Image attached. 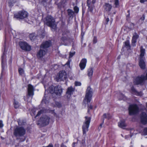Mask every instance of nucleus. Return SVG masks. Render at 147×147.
Returning <instances> with one entry per match:
<instances>
[{"mask_svg": "<svg viewBox=\"0 0 147 147\" xmlns=\"http://www.w3.org/2000/svg\"><path fill=\"white\" fill-rule=\"evenodd\" d=\"M47 147V146H46V147Z\"/></svg>", "mask_w": 147, "mask_h": 147, "instance_id": "69168bd1", "label": "nucleus"}, {"mask_svg": "<svg viewBox=\"0 0 147 147\" xmlns=\"http://www.w3.org/2000/svg\"><path fill=\"white\" fill-rule=\"evenodd\" d=\"M61 147H66V146L63 144L61 145Z\"/></svg>", "mask_w": 147, "mask_h": 147, "instance_id": "8fccbe9b", "label": "nucleus"}, {"mask_svg": "<svg viewBox=\"0 0 147 147\" xmlns=\"http://www.w3.org/2000/svg\"><path fill=\"white\" fill-rule=\"evenodd\" d=\"M87 62V59L85 58L82 59L81 61L79 64V66L81 70H83L85 68Z\"/></svg>", "mask_w": 147, "mask_h": 147, "instance_id": "4468645a", "label": "nucleus"}, {"mask_svg": "<svg viewBox=\"0 0 147 147\" xmlns=\"http://www.w3.org/2000/svg\"><path fill=\"white\" fill-rule=\"evenodd\" d=\"M45 24L48 26L50 27L53 31L55 30L56 27L54 19L51 16H48L44 20Z\"/></svg>", "mask_w": 147, "mask_h": 147, "instance_id": "f257e3e1", "label": "nucleus"}, {"mask_svg": "<svg viewBox=\"0 0 147 147\" xmlns=\"http://www.w3.org/2000/svg\"><path fill=\"white\" fill-rule=\"evenodd\" d=\"M19 45L20 48L23 50L30 51L31 50V47L27 43L21 41L19 42Z\"/></svg>", "mask_w": 147, "mask_h": 147, "instance_id": "9d476101", "label": "nucleus"}, {"mask_svg": "<svg viewBox=\"0 0 147 147\" xmlns=\"http://www.w3.org/2000/svg\"><path fill=\"white\" fill-rule=\"evenodd\" d=\"M112 7L111 5L108 3H105L104 6V8L105 10L107 11L110 10Z\"/></svg>", "mask_w": 147, "mask_h": 147, "instance_id": "b1692460", "label": "nucleus"}, {"mask_svg": "<svg viewBox=\"0 0 147 147\" xmlns=\"http://www.w3.org/2000/svg\"><path fill=\"white\" fill-rule=\"evenodd\" d=\"M49 92L51 93H55L56 95L60 96L62 92V89L60 86H57L55 87L51 86L49 88Z\"/></svg>", "mask_w": 147, "mask_h": 147, "instance_id": "7ed1b4c3", "label": "nucleus"}, {"mask_svg": "<svg viewBox=\"0 0 147 147\" xmlns=\"http://www.w3.org/2000/svg\"><path fill=\"white\" fill-rule=\"evenodd\" d=\"M129 115H132L136 114L138 112L139 109L136 105H131L129 106Z\"/></svg>", "mask_w": 147, "mask_h": 147, "instance_id": "1a4fd4ad", "label": "nucleus"}, {"mask_svg": "<svg viewBox=\"0 0 147 147\" xmlns=\"http://www.w3.org/2000/svg\"><path fill=\"white\" fill-rule=\"evenodd\" d=\"M145 16H144V15H143L142 16V17L141 18V20H144V19H145Z\"/></svg>", "mask_w": 147, "mask_h": 147, "instance_id": "37998d69", "label": "nucleus"}, {"mask_svg": "<svg viewBox=\"0 0 147 147\" xmlns=\"http://www.w3.org/2000/svg\"><path fill=\"white\" fill-rule=\"evenodd\" d=\"M97 42L96 38V37H94L93 39V42L94 43H96Z\"/></svg>", "mask_w": 147, "mask_h": 147, "instance_id": "c03bdc74", "label": "nucleus"}, {"mask_svg": "<svg viewBox=\"0 0 147 147\" xmlns=\"http://www.w3.org/2000/svg\"><path fill=\"white\" fill-rule=\"evenodd\" d=\"M24 100H25V101H28V100L27 99V98H26L25 97H24Z\"/></svg>", "mask_w": 147, "mask_h": 147, "instance_id": "864d4df0", "label": "nucleus"}, {"mask_svg": "<svg viewBox=\"0 0 147 147\" xmlns=\"http://www.w3.org/2000/svg\"><path fill=\"white\" fill-rule=\"evenodd\" d=\"M45 88H46L45 86Z\"/></svg>", "mask_w": 147, "mask_h": 147, "instance_id": "0e129e2a", "label": "nucleus"}, {"mask_svg": "<svg viewBox=\"0 0 147 147\" xmlns=\"http://www.w3.org/2000/svg\"><path fill=\"white\" fill-rule=\"evenodd\" d=\"M61 106V104L58 102H56L55 103V106L58 107H60Z\"/></svg>", "mask_w": 147, "mask_h": 147, "instance_id": "473e14b6", "label": "nucleus"}, {"mask_svg": "<svg viewBox=\"0 0 147 147\" xmlns=\"http://www.w3.org/2000/svg\"><path fill=\"white\" fill-rule=\"evenodd\" d=\"M50 118L47 115H43L39 120L40 123L45 126L49 124Z\"/></svg>", "mask_w": 147, "mask_h": 147, "instance_id": "9b49d317", "label": "nucleus"}, {"mask_svg": "<svg viewBox=\"0 0 147 147\" xmlns=\"http://www.w3.org/2000/svg\"><path fill=\"white\" fill-rule=\"evenodd\" d=\"M93 73V69L92 68H89L88 70V76L90 77L91 78L92 75Z\"/></svg>", "mask_w": 147, "mask_h": 147, "instance_id": "a878e982", "label": "nucleus"}, {"mask_svg": "<svg viewBox=\"0 0 147 147\" xmlns=\"http://www.w3.org/2000/svg\"><path fill=\"white\" fill-rule=\"evenodd\" d=\"M66 73L64 71H61L59 72L58 76V80H62L65 79L67 78Z\"/></svg>", "mask_w": 147, "mask_h": 147, "instance_id": "ddd939ff", "label": "nucleus"}, {"mask_svg": "<svg viewBox=\"0 0 147 147\" xmlns=\"http://www.w3.org/2000/svg\"><path fill=\"white\" fill-rule=\"evenodd\" d=\"M119 0H115V5L116 7H117L119 5Z\"/></svg>", "mask_w": 147, "mask_h": 147, "instance_id": "c9c22d12", "label": "nucleus"}, {"mask_svg": "<svg viewBox=\"0 0 147 147\" xmlns=\"http://www.w3.org/2000/svg\"><path fill=\"white\" fill-rule=\"evenodd\" d=\"M1 29V26L0 25V30Z\"/></svg>", "mask_w": 147, "mask_h": 147, "instance_id": "680f3d73", "label": "nucleus"}, {"mask_svg": "<svg viewBox=\"0 0 147 147\" xmlns=\"http://www.w3.org/2000/svg\"><path fill=\"white\" fill-rule=\"evenodd\" d=\"M92 2L93 3H94V1H93V0L92 1Z\"/></svg>", "mask_w": 147, "mask_h": 147, "instance_id": "bf43d9fd", "label": "nucleus"}, {"mask_svg": "<svg viewBox=\"0 0 147 147\" xmlns=\"http://www.w3.org/2000/svg\"><path fill=\"white\" fill-rule=\"evenodd\" d=\"M34 88L32 86L31 84H29L28 86V94L27 95V98H28L29 96H32L34 94ZM32 97H31V99Z\"/></svg>", "mask_w": 147, "mask_h": 147, "instance_id": "f8f14e48", "label": "nucleus"}, {"mask_svg": "<svg viewBox=\"0 0 147 147\" xmlns=\"http://www.w3.org/2000/svg\"><path fill=\"white\" fill-rule=\"evenodd\" d=\"M131 91L133 94L138 95H139V93L136 91L134 87H131Z\"/></svg>", "mask_w": 147, "mask_h": 147, "instance_id": "c85d7f7f", "label": "nucleus"}, {"mask_svg": "<svg viewBox=\"0 0 147 147\" xmlns=\"http://www.w3.org/2000/svg\"><path fill=\"white\" fill-rule=\"evenodd\" d=\"M125 46L129 47V45L128 41L125 42Z\"/></svg>", "mask_w": 147, "mask_h": 147, "instance_id": "58836bf2", "label": "nucleus"}, {"mask_svg": "<svg viewBox=\"0 0 147 147\" xmlns=\"http://www.w3.org/2000/svg\"><path fill=\"white\" fill-rule=\"evenodd\" d=\"M29 37L30 39L32 40H34L35 39L36 37V36L34 33H32L30 34L29 35Z\"/></svg>", "mask_w": 147, "mask_h": 147, "instance_id": "cd10ccee", "label": "nucleus"}, {"mask_svg": "<svg viewBox=\"0 0 147 147\" xmlns=\"http://www.w3.org/2000/svg\"><path fill=\"white\" fill-rule=\"evenodd\" d=\"M143 132L144 135H147V128H145L144 129Z\"/></svg>", "mask_w": 147, "mask_h": 147, "instance_id": "4c0bfd02", "label": "nucleus"}, {"mask_svg": "<svg viewBox=\"0 0 147 147\" xmlns=\"http://www.w3.org/2000/svg\"><path fill=\"white\" fill-rule=\"evenodd\" d=\"M3 122L2 121H0V128L2 127L3 126Z\"/></svg>", "mask_w": 147, "mask_h": 147, "instance_id": "ea45409f", "label": "nucleus"}, {"mask_svg": "<svg viewBox=\"0 0 147 147\" xmlns=\"http://www.w3.org/2000/svg\"><path fill=\"white\" fill-rule=\"evenodd\" d=\"M92 107L91 105H90L88 106V112L89 111L90 109H92Z\"/></svg>", "mask_w": 147, "mask_h": 147, "instance_id": "a19ab883", "label": "nucleus"}, {"mask_svg": "<svg viewBox=\"0 0 147 147\" xmlns=\"http://www.w3.org/2000/svg\"><path fill=\"white\" fill-rule=\"evenodd\" d=\"M145 80H147V72L144 73L141 77H138L136 78L134 81V83L136 84H141Z\"/></svg>", "mask_w": 147, "mask_h": 147, "instance_id": "0eeeda50", "label": "nucleus"}, {"mask_svg": "<svg viewBox=\"0 0 147 147\" xmlns=\"http://www.w3.org/2000/svg\"><path fill=\"white\" fill-rule=\"evenodd\" d=\"M69 34V33L67 31L64 32L63 33V36L61 39L63 41L67 40L68 39Z\"/></svg>", "mask_w": 147, "mask_h": 147, "instance_id": "5701e85b", "label": "nucleus"}, {"mask_svg": "<svg viewBox=\"0 0 147 147\" xmlns=\"http://www.w3.org/2000/svg\"><path fill=\"white\" fill-rule=\"evenodd\" d=\"M92 2L93 3H94V1H93V0L92 1Z\"/></svg>", "mask_w": 147, "mask_h": 147, "instance_id": "052dcab7", "label": "nucleus"}, {"mask_svg": "<svg viewBox=\"0 0 147 147\" xmlns=\"http://www.w3.org/2000/svg\"><path fill=\"white\" fill-rule=\"evenodd\" d=\"M120 96L121 97L120 98V99L121 100H125L126 99V97L124 95H123V94H121Z\"/></svg>", "mask_w": 147, "mask_h": 147, "instance_id": "72a5a7b5", "label": "nucleus"}, {"mask_svg": "<svg viewBox=\"0 0 147 147\" xmlns=\"http://www.w3.org/2000/svg\"><path fill=\"white\" fill-rule=\"evenodd\" d=\"M47 147H53V145L52 144H49V145L47 146Z\"/></svg>", "mask_w": 147, "mask_h": 147, "instance_id": "49530a36", "label": "nucleus"}, {"mask_svg": "<svg viewBox=\"0 0 147 147\" xmlns=\"http://www.w3.org/2000/svg\"><path fill=\"white\" fill-rule=\"evenodd\" d=\"M140 118L143 124H145L147 123V115L145 113L143 112L141 115Z\"/></svg>", "mask_w": 147, "mask_h": 147, "instance_id": "2eb2a0df", "label": "nucleus"}, {"mask_svg": "<svg viewBox=\"0 0 147 147\" xmlns=\"http://www.w3.org/2000/svg\"><path fill=\"white\" fill-rule=\"evenodd\" d=\"M2 59V71H3L4 69L5 66V55L4 53H3V55L1 57Z\"/></svg>", "mask_w": 147, "mask_h": 147, "instance_id": "412c9836", "label": "nucleus"}, {"mask_svg": "<svg viewBox=\"0 0 147 147\" xmlns=\"http://www.w3.org/2000/svg\"><path fill=\"white\" fill-rule=\"evenodd\" d=\"M51 45L50 41H47L43 42L40 47L42 49H45V48L49 47Z\"/></svg>", "mask_w": 147, "mask_h": 147, "instance_id": "6ab92c4d", "label": "nucleus"}, {"mask_svg": "<svg viewBox=\"0 0 147 147\" xmlns=\"http://www.w3.org/2000/svg\"><path fill=\"white\" fill-rule=\"evenodd\" d=\"M11 3V2H9V4L10 5H11V4L10 3Z\"/></svg>", "mask_w": 147, "mask_h": 147, "instance_id": "6e6d98bb", "label": "nucleus"}, {"mask_svg": "<svg viewBox=\"0 0 147 147\" xmlns=\"http://www.w3.org/2000/svg\"><path fill=\"white\" fill-rule=\"evenodd\" d=\"M89 0H87V4L89 8L90 5H89Z\"/></svg>", "mask_w": 147, "mask_h": 147, "instance_id": "09e8293b", "label": "nucleus"}, {"mask_svg": "<svg viewBox=\"0 0 147 147\" xmlns=\"http://www.w3.org/2000/svg\"><path fill=\"white\" fill-rule=\"evenodd\" d=\"M147 1V0H140V2L141 3H144L145 2Z\"/></svg>", "mask_w": 147, "mask_h": 147, "instance_id": "a18cd8bd", "label": "nucleus"}, {"mask_svg": "<svg viewBox=\"0 0 147 147\" xmlns=\"http://www.w3.org/2000/svg\"><path fill=\"white\" fill-rule=\"evenodd\" d=\"M102 124H103V123H102L100 125V127H99V128H101Z\"/></svg>", "mask_w": 147, "mask_h": 147, "instance_id": "603ef678", "label": "nucleus"}, {"mask_svg": "<svg viewBox=\"0 0 147 147\" xmlns=\"http://www.w3.org/2000/svg\"><path fill=\"white\" fill-rule=\"evenodd\" d=\"M46 51L45 49L40 47L39 51L37 54V57L39 58H40L44 56L46 53Z\"/></svg>", "mask_w": 147, "mask_h": 147, "instance_id": "f3484780", "label": "nucleus"}, {"mask_svg": "<svg viewBox=\"0 0 147 147\" xmlns=\"http://www.w3.org/2000/svg\"><path fill=\"white\" fill-rule=\"evenodd\" d=\"M138 37V35L136 33H135L133 34L132 40V45L133 46L136 45V43Z\"/></svg>", "mask_w": 147, "mask_h": 147, "instance_id": "a211bd4d", "label": "nucleus"}, {"mask_svg": "<svg viewBox=\"0 0 147 147\" xmlns=\"http://www.w3.org/2000/svg\"><path fill=\"white\" fill-rule=\"evenodd\" d=\"M103 117L104 118L109 119L111 118V116L109 113H105L103 115Z\"/></svg>", "mask_w": 147, "mask_h": 147, "instance_id": "bb28decb", "label": "nucleus"}, {"mask_svg": "<svg viewBox=\"0 0 147 147\" xmlns=\"http://www.w3.org/2000/svg\"><path fill=\"white\" fill-rule=\"evenodd\" d=\"M81 85V84L80 82H75V85L76 86H80Z\"/></svg>", "mask_w": 147, "mask_h": 147, "instance_id": "f704fd0d", "label": "nucleus"}, {"mask_svg": "<svg viewBox=\"0 0 147 147\" xmlns=\"http://www.w3.org/2000/svg\"><path fill=\"white\" fill-rule=\"evenodd\" d=\"M69 61H68L65 64V65H69Z\"/></svg>", "mask_w": 147, "mask_h": 147, "instance_id": "3c124183", "label": "nucleus"}, {"mask_svg": "<svg viewBox=\"0 0 147 147\" xmlns=\"http://www.w3.org/2000/svg\"><path fill=\"white\" fill-rule=\"evenodd\" d=\"M19 72L20 75L23 76L24 74V70L21 68H19Z\"/></svg>", "mask_w": 147, "mask_h": 147, "instance_id": "7c9ffc66", "label": "nucleus"}, {"mask_svg": "<svg viewBox=\"0 0 147 147\" xmlns=\"http://www.w3.org/2000/svg\"><path fill=\"white\" fill-rule=\"evenodd\" d=\"M75 52H73L72 53L70 52L69 54V58H71L75 54Z\"/></svg>", "mask_w": 147, "mask_h": 147, "instance_id": "e433bc0d", "label": "nucleus"}, {"mask_svg": "<svg viewBox=\"0 0 147 147\" xmlns=\"http://www.w3.org/2000/svg\"><path fill=\"white\" fill-rule=\"evenodd\" d=\"M109 18H107L106 19V22H107V24L108 22H109Z\"/></svg>", "mask_w": 147, "mask_h": 147, "instance_id": "de8ad7c7", "label": "nucleus"}, {"mask_svg": "<svg viewBox=\"0 0 147 147\" xmlns=\"http://www.w3.org/2000/svg\"><path fill=\"white\" fill-rule=\"evenodd\" d=\"M35 109H33L32 111V113H31V114L32 115V113H33V115H35Z\"/></svg>", "mask_w": 147, "mask_h": 147, "instance_id": "79ce46f5", "label": "nucleus"}, {"mask_svg": "<svg viewBox=\"0 0 147 147\" xmlns=\"http://www.w3.org/2000/svg\"><path fill=\"white\" fill-rule=\"evenodd\" d=\"M12 3H14V2H11Z\"/></svg>", "mask_w": 147, "mask_h": 147, "instance_id": "13d9d810", "label": "nucleus"}, {"mask_svg": "<svg viewBox=\"0 0 147 147\" xmlns=\"http://www.w3.org/2000/svg\"><path fill=\"white\" fill-rule=\"evenodd\" d=\"M140 53V60L139 62V65L141 68L144 69L145 68V63L144 62L145 58L144 56L145 53V50L141 47Z\"/></svg>", "mask_w": 147, "mask_h": 147, "instance_id": "20e7f679", "label": "nucleus"}, {"mask_svg": "<svg viewBox=\"0 0 147 147\" xmlns=\"http://www.w3.org/2000/svg\"><path fill=\"white\" fill-rule=\"evenodd\" d=\"M14 105L15 108H18L20 106V104L19 103V102L18 101L15 100L14 102Z\"/></svg>", "mask_w": 147, "mask_h": 147, "instance_id": "c756f323", "label": "nucleus"}, {"mask_svg": "<svg viewBox=\"0 0 147 147\" xmlns=\"http://www.w3.org/2000/svg\"><path fill=\"white\" fill-rule=\"evenodd\" d=\"M118 125L121 128H124L126 126L125 121L123 119L120 120L118 123Z\"/></svg>", "mask_w": 147, "mask_h": 147, "instance_id": "4be33fe9", "label": "nucleus"}, {"mask_svg": "<svg viewBox=\"0 0 147 147\" xmlns=\"http://www.w3.org/2000/svg\"><path fill=\"white\" fill-rule=\"evenodd\" d=\"M90 118L89 117H85V120L82 127L83 132L84 134H86L88 131V128L89 126L90 121Z\"/></svg>", "mask_w": 147, "mask_h": 147, "instance_id": "39448f33", "label": "nucleus"}, {"mask_svg": "<svg viewBox=\"0 0 147 147\" xmlns=\"http://www.w3.org/2000/svg\"><path fill=\"white\" fill-rule=\"evenodd\" d=\"M74 90V88L71 86L68 88L66 92L67 94L69 96V97L68 96H67L68 98H70L71 95L73 94Z\"/></svg>", "mask_w": 147, "mask_h": 147, "instance_id": "aec40b11", "label": "nucleus"}, {"mask_svg": "<svg viewBox=\"0 0 147 147\" xmlns=\"http://www.w3.org/2000/svg\"><path fill=\"white\" fill-rule=\"evenodd\" d=\"M74 10L75 12L76 13H77L79 11V8L77 6H75L74 7Z\"/></svg>", "mask_w": 147, "mask_h": 147, "instance_id": "2f4dec72", "label": "nucleus"}, {"mask_svg": "<svg viewBox=\"0 0 147 147\" xmlns=\"http://www.w3.org/2000/svg\"><path fill=\"white\" fill-rule=\"evenodd\" d=\"M68 15L70 17H73V16L74 14V12L70 9L67 10Z\"/></svg>", "mask_w": 147, "mask_h": 147, "instance_id": "393cba45", "label": "nucleus"}, {"mask_svg": "<svg viewBox=\"0 0 147 147\" xmlns=\"http://www.w3.org/2000/svg\"><path fill=\"white\" fill-rule=\"evenodd\" d=\"M46 112L51 113H52L54 115H55L56 114V113L54 112L53 111L50 110H46L45 109H42L38 112V113L35 117H37L39 116L42 113H45Z\"/></svg>", "mask_w": 147, "mask_h": 147, "instance_id": "dca6fc26", "label": "nucleus"}, {"mask_svg": "<svg viewBox=\"0 0 147 147\" xmlns=\"http://www.w3.org/2000/svg\"><path fill=\"white\" fill-rule=\"evenodd\" d=\"M45 94H46V91H45Z\"/></svg>", "mask_w": 147, "mask_h": 147, "instance_id": "e2e57ef3", "label": "nucleus"}, {"mask_svg": "<svg viewBox=\"0 0 147 147\" xmlns=\"http://www.w3.org/2000/svg\"><path fill=\"white\" fill-rule=\"evenodd\" d=\"M42 102H45V100L44 99H43L42 100Z\"/></svg>", "mask_w": 147, "mask_h": 147, "instance_id": "5fc2aeb1", "label": "nucleus"}, {"mask_svg": "<svg viewBox=\"0 0 147 147\" xmlns=\"http://www.w3.org/2000/svg\"><path fill=\"white\" fill-rule=\"evenodd\" d=\"M26 133V130L22 127H17L14 128L13 135L16 137H20L24 136Z\"/></svg>", "mask_w": 147, "mask_h": 147, "instance_id": "f03ea898", "label": "nucleus"}, {"mask_svg": "<svg viewBox=\"0 0 147 147\" xmlns=\"http://www.w3.org/2000/svg\"><path fill=\"white\" fill-rule=\"evenodd\" d=\"M92 89L90 87H88L87 89L84 102L86 101L88 103L90 102L92 99Z\"/></svg>", "mask_w": 147, "mask_h": 147, "instance_id": "423d86ee", "label": "nucleus"}, {"mask_svg": "<svg viewBox=\"0 0 147 147\" xmlns=\"http://www.w3.org/2000/svg\"><path fill=\"white\" fill-rule=\"evenodd\" d=\"M28 16V13L24 10L19 11L18 13L14 15V17L20 19H23L26 18Z\"/></svg>", "mask_w": 147, "mask_h": 147, "instance_id": "6e6552de", "label": "nucleus"}, {"mask_svg": "<svg viewBox=\"0 0 147 147\" xmlns=\"http://www.w3.org/2000/svg\"><path fill=\"white\" fill-rule=\"evenodd\" d=\"M3 72V71H2L1 75L2 74V73ZM1 76H2V75H1V77H0V78H1Z\"/></svg>", "mask_w": 147, "mask_h": 147, "instance_id": "4d7b16f0", "label": "nucleus"}]
</instances>
